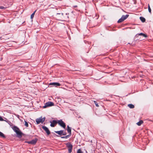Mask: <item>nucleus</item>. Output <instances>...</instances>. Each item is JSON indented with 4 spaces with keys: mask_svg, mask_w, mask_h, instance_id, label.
<instances>
[{
    "mask_svg": "<svg viewBox=\"0 0 153 153\" xmlns=\"http://www.w3.org/2000/svg\"><path fill=\"white\" fill-rule=\"evenodd\" d=\"M12 129L17 135L18 137L21 138L22 137L23 134L18 127L14 126L13 127Z\"/></svg>",
    "mask_w": 153,
    "mask_h": 153,
    "instance_id": "nucleus-1",
    "label": "nucleus"
},
{
    "mask_svg": "<svg viewBox=\"0 0 153 153\" xmlns=\"http://www.w3.org/2000/svg\"><path fill=\"white\" fill-rule=\"evenodd\" d=\"M63 13H57L56 16L55 17L57 20H63Z\"/></svg>",
    "mask_w": 153,
    "mask_h": 153,
    "instance_id": "nucleus-2",
    "label": "nucleus"
},
{
    "mask_svg": "<svg viewBox=\"0 0 153 153\" xmlns=\"http://www.w3.org/2000/svg\"><path fill=\"white\" fill-rule=\"evenodd\" d=\"M67 147L68 149V151L69 153H71L72 151L73 148V145L70 142H68L66 144Z\"/></svg>",
    "mask_w": 153,
    "mask_h": 153,
    "instance_id": "nucleus-3",
    "label": "nucleus"
},
{
    "mask_svg": "<svg viewBox=\"0 0 153 153\" xmlns=\"http://www.w3.org/2000/svg\"><path fill=\"white\" fill-rule=\"evenodd\" d=\"M129 16L128 15H123L121 18L119 19L117 21L118 23H121L123 21L125 20Z\"/></svg>",
    "mask_w": 153,
    "mask_h": 153,
    "instance_id": "nucleus-4",
    "label": "nucleus"
},
{
    "mask_svg": "<svg viewBox=\"0 0 153 153\" xmlns=\"http://www.w3.org/2000/svg\"><path fill=\"white\" fill-rule=\"evenodd\" d=\"M57 122L58 124L63 127V128H65L66 127L65 123L62 120H57Z\"/></svg>",
    "mask_w": 153,
    "mask_h": 153,
    "instance_id": "nucleus-5",
    "label": "nucleus"
},
{
    "mask_svg": "<svg viewBox=\"0 0 153 153\" xmlns=\"http://www.w3.org/2000/svg\"><path fill=\"white\" fill-rule=\"evenodd\" d=\"M45 117L42 118V117H41L39 118L36 119V121L37 124H38L40 123H42L45 121Z\"/></svg>",
    "mask_w": 153,
    "mask_h": 153,
    "instance_id": "nucleus-6",
    "label": "nucleus"
},
{
    "mask_svg": "<svg viewBox=\"0 0 153 153\" xmlns=\"http://www.w3.org/2000/svg\"><path fill=\"white\" fill-rule=\"evenodd\" d=\"M54 103L53 102H46L45 105L43 106L44 108H46L49 106H51L53 105Z\"/></svg>",
    "mask_w": 153,
    "mask_h": 153,
    "instance_id": "nucleus-7",
    "label": "nucleus"
},
{
    "mask_svg": "<svg viewBox=\"0 0 153 153\" xmlns=\"http://www.w3.org/2000/svg\"><path fill=\"white\" fill-rule=\"evenodd\" d=\"M38 139L37 138H35L34 139H33L30 141H26L25 142L29 144H30L33 145L35 144L37 142Z\"/></svg>",
    "mask_w": 153,
    "mask_h": 153,
    "instance_id": "nucleus-8",
    "label": "nucleus"
},
{
    "mask_svg": "<svg viewBox=\"0 0 153 153\" xmlns=\"http://www.w3.org/2000/svg\"><path fill=\"white\" fill-rule=\"evenodd\" d=\"M50 122L51 123L50 126L51 127H54L58 123L57 120H54L52 122L50 121Z\"/></svg>",
    "mask_w": 153,
    "mask_h": 153,
    "instance_id": "nucleus-9",
    "label": "nucleus"
},
{
    "mask_svg": "<svg viewBox=\"0 0 153 153\" xmlns=\"http://www.w3.org/2000/svg\"><path fill=\"white\" fill-rule=\"evenodd\" d=\"M42 128L46 131L48 135H49L50 134V132L47 127L45 126H42Z\"/></svg>",
    "mask_w": 153,
    "mask_h": 153,
    "instance_id": "nucleus-10",
    "label": "nucleus"
},
{
    "mask_svg": "<svg viewBox=\"0 0 153 153\" xmlns=\"http://www.w3.org/2000/svg\"><path fill=\"white\" fill-rule=\"evenodd\" d=\"M50 85H53L56 87L59 86L61 85V84L58 82H52L49 84Z\"/></svg>",
    "mask_w": 153,
    "mask_h": 153,
    "instance_id": "nucleus-11",
    "label": "nucleus"
},
{
    "mask_svg": "<svg viewBox=\"0 0 153 153\" xmlns=\"http://www.w3.org/2000/svg\"><path fill=\"white\" fill-rule=\"evenodd\" d=\"M67 131L69 134H71V128L70 127L68 126H67Z\"/></svg>",
    "mask_w": 153,
    "mask_h": 153,
    "instance_id": "nucleus-12",
    "label": "nucleus"
},
{
    "mask_svg": "<svg viewBox=\"0 0 153 153\" xmlns=\"http://www.w3.org/2000/svg\"><path fill=\"white\" fill-rule=\"evenodd\" d=\"M63 131H64V130H60L59 131H55V132L56 133V134H57L59 135H62V134H63Z\"/></svg>",
    "mask_w": 153,
    "mask_h": 153,
    "instance_id": "nucleus-13",
    "label": "nucleus"
},
{
    "mask_svg": "<svg viewBox=\"0 0 153 153\" xmlns=\"http://www.w3.org/2000/svg\"><path fill=\"white\" fill-rule=\"evenodd\" d=\"M68 14L67 13H65V14H63V19H67L68 18Z\"/></svg>",
    "mask_w": 153,
    "mask_h": 153,
    "instance_id": "nucleus-14",
    "label": "nucleus"
},
{
    "mask_svg": "<svg viewBox=\"0 0 153 153\" xmlns=\"http://www.w3.org/2000/svg\"><path fill=\"white\" fill-rule=\"evenodd\" d=\"M137 35H141L142 36H143L145 37H147V35L146 34H145L144 33H140L138 34H137L136 36H137Z\"/></svg>",
    "mask_w": 153,
    "mask_h": 153,
    "instance_id": "nucleus-15",
    "label": "nucleus"
},
{
    "mask_svg": "<svg viewBox=\"0 0 153 153\" xmlns=\"http://www.w3.org/2000/svg\"><path fill=\"white\" fill-rule=\"evenodd\" d=\"M140 20L141 21V22H144L146 21V19L145 18L143 17H140Z\"/></svg>",
    "mask_w": 153,
    "mask_h": 153,
    "instance_id": "nucleus-16",
    "label": "nucleus"
},
{
    "mask_svg": "<svg viewBox=\"0 0 153 153\" xmlns=\"http://www.w3.org/2000/svg\"><path fill=\"white\" fill-rule=\"evenodd\" d=\"M128 106L130 108H133L134 107V105L132 104H128Z\"/></svg>",
    "mask_w": 153,
    "mask_h": 153,
    "instance_id": "nucleus-17",
    "label": "nucleus"
},
{
    "mask_svg": "<svg viewBox=\"0 0 153 153\" xmlns=\"http://www.w3.org/2000/svg\"><path fill=\"white\" fill-rule=\"evenodd\" d=\"M143 123V120H140L139 122H137V125L139 126H140Z\"/></svg>",
    "mask_w": 153,
    "mask_h": 153,
    "instance_id": "nucleus-18",
    "label": "nucleus"
},
{
    "mask_svg": "<svg viewBox=\"0 0 153 153\" xmlns=\"http://www.w3.org/2000/svg\"><path fill=\"white\" fill-rule=\"evenodd\" d=\"M0 137L3 138H5L6 137L4 135L1 131H0Z\"/></svg>",
    "mask_w": 153,
    "mask_h": 153,
    "instance_id": "nucleus-19",
    "label": "nucleus"
},
{
    "mask_svg": "<svg viewBox=\"0 0 153 153\" xmlns=\"http://www.w3.org/2000/svg\"><path fill=\"white\" fill-rule=\"evenodd\" d=\"M71 134H69L68 135L65 136L61 137V138H62L67 139V138L71 136Z\"/></svg>",
    "mask_w": 153,
    "mask_h": 153,
    "instance_id": "nucleus-20",
    "label": "nucleus"
},
{
    "mask_svg": "<svg viewBox=\"0 0 153 153\" xmlns=\"http://www.w3.org/2000/svg\"><path fill=\"white\" fill-rule=\"evenodd\" d=\"M36 11V10L30 16V18L31 19H33V17H34L35 13Z\"/></svg>",
    "mask_w": 153,
    "mask_h": 153,
    "instance_id": "nucleus-21",
    "label": "nucleus"
},
{
    "mask_svg": "<svg viewBox=\"0 0 153 153\" xmlns=\"http://www.w3.org/2000/svg\"><path fill=\"white\" fill-rule=\"evenodd\" d=\"M148 9L149 12L150 13H151V10L149 4H148Z\"/></svg>",
    "mask_w": 153,
    "mask_h": 153,
    "instance_id": "nucleus-22",
    "label": "nucleus"
},
{
    "mask_svg": "<svg viewBox=\"0 0 153 153\" xmlns=\"http://www.w3.org/2000/svg\"><path fill=\"white\" fill-rule=\"evenodd\" d=\"M25 126L27 127H28V124L27 122L25 120Z\"/></svg>",
    "mask_w": 153,
    "mask_h": 153,
    "instance_id": "nucleus-23",
    "label": "nucleus"
},
{
    "mask_svg": "<svg viewBox=\"0 0 153 153\" xmlns=\"http://www.w3.org/2000/svg\"><path fill=\"white\" fill-rule=\"evenodd\" d=\"M77 153H83L82 151L80 149H78L77 151Z\"/></svg>",
    "mask_w": 153,
    "mask_h": 153,
    "instance_id": "nucleus-24",
    "label": "nucleus"
},
{
    "mask_svg": "<svg viewBox=\"0 0 153 153\" xmlns=\"http://www.w3.org/2000/svg\"><path fill=\"white\" fill-rule=\"evenodd\" d=\"M94 103L96 106L97 107H98L99 106V105L98 104L97 102L96 101H94Z\"/></svg>",
    "mask_w": 153,
    "mask_h": 153,
    "instance_id": "nucleus-25",
    "label": "nucleus"
},
{
    "mask_svg": "<svg viewBox=\"0 0 153 153\" xmlns=\"http://www.w3.org/2000/svg\"><path fill=\"white\" fill-rule=\"evenodd\" d=\"M4 120L3 118L1 116H0V121H2Z\"/></svg>",
    "mask_w": 153,
    "mask_h": 153,
    "instance_id": "nucleus-26",
    "label": "nucleus"
},
{
    "mask_svg": "<svg viewBox=\"0 0 153 153\" xmlns=\"http://www.w3.org/2000/svg\"><path fill=\"white\" fill-rule=\"evenodd\" d=\"M5 8L3 6H0V9H4Z\"/></svg>",
    "mask_w": 153,
    "mask_h": 153,
    "instance_id": "nucleus-27",
    "label": "nucleus"
},
{
    "mask_svg": "<svg viewBox=\"0 0 153 153\" xmlns=\"http://www.w3.org/2000/svg\"><path fill=\"white\" fill-rule=\"evenodd\" d=\"M67 133L66 132H63V134H62V135H66Z\"/></svg>",
    "mask_w": 153,
    "mask_h": 153,
    "instance_id": "nucleus-28",
    "label": "nucleus"
},
{
    "mask_svg": "<svg viewBox=\"0 0 153 153\" xmlns=\"http://www.w3.org/2000/svg\"><path fill=\"white\" fill-rule=\"evenodd\" d=\"M73 7H74V8H76V7H77V6L75 5V6H74Z\"/></svg>",
    "mask_w": 153,
    "mask_h": 153,
    "instance_id": "nucleus-29",
    "label": "nucleus"
},
{
    "mask_svg": "<svg viewBox=\"0 0 153 153\" xmlns=\"http://www.w3.org/2000/svg\"><path fill=\"white\" fill-rule=\"evenodd\" d=\"M1 38L0 37V39Z\"/></svg>",
    "mask_w": 153,
    "mask_h": 153,
    "instance_id": "nucleus-30",
    "label": "nucleus"
}]
</instances>
